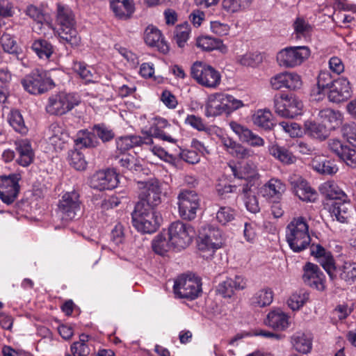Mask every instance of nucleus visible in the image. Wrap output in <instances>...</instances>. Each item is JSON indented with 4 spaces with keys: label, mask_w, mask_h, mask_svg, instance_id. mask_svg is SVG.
<instances>
[{
    "label": "nucleus",
    "mask_w": 356,
    "mask_h": 356,
    "mask_svg": "<svg viewBox=\"0 0 356 356\" xmlns=\"http://www.w3.org/2000/svg\"><path fill=\"white\" fill-rule=\"evenodd\" d=\"M81 205L79 193L76 190L67 191L58 200L56 212L60 220L67 223L80 215Z\"/></svg>",
    "instance_id": "5"
},
{
    "label": "nucleus",
    "mask_w": 356,
    "mask_h": 356,
    "mask_svg": "<svg viewBox=\"0 0 356 356\" xmlns=\"http://www.w3.org/2000/svg\"><path fill=\"white\" fill-rule=\"evenodd\" d=\"M49 131L51 134V138L54 142H56V139H58L64 143L69 138V135L63 125L58 122H54L50 125Z\"/></svg>",
    "instance_id": "48"
},
{
    "label": "nucleus",
    "mask_w": 356,
    "mask_h": 356,
    "mask_svg": "<svg viewBox=\"0 0 356 356\" xmlns=\"http://www.w3.org/2000/svg\"><path fill=\"white\" fill-rule=\"evenodd\" d=\"M31 49L41 59L48 60L54 53V47L44 39L35 40L31 45Z\"/></svg>",
    "instance_id": "37"
},
{
    "label": "nucleus",
    "mask_w": 356,
    "mask_h": 356,
    "mask_svg": "<svg viewBox=\"0 0 356 356\" xmlns=\"http://www.w3.org/2000/svg\"><path fill=\"white\" fill-rule=\"evenodd\" d=\"M243 106L242 101L234 96L222 93H216L209 97L206 105L207 116H217L222 113H230Z\"/></svg>",
    "instance_id": "4"
},
{
    "label": "nucleus",
    "mask_w": 356,
    "mask_h": 356,
    "mask_svg": "<svg viewBox=\"0 0 356 356\" xmlns=\"http://www.w3.org/2000/svg\"><path fill=\"white\" fill-rule=\"evenodd\" d=\"M191 74L199 84L206 88H216L221 81L219 72L202 62H195L191 66Z\"/></svg>",
    "instance_id": "8"
},
{
    "label": "nucleus",
    "mask_w": 356,
    "mask_h": 356,
    "mask_svg": "<svg viewBox=\"0 0 356 356\" xmlns=\"http://www.w3.org/2000/svg\"><path fill=\"white\" fill-rule=\"evenodd\" d=\"M50 80L47 77L44 71L35 69L26 75L22 81V85L25 90L30 94L38 95L47 91Z\"/></svg>",
    "instance_id": "14"
},
{
    "label": "nucleus",
    "mask_w": 356,
    "mask_h": 356,
    "mask_svg": "<svg viewBox=\"0 0 356 356\" xmlns=\"http://www.w3.org/2000/svg\"><path fill=\"white\" fill-rule=\"evenodd\" d=\"M318 116L323 122H328L330 124H334L333 127L338 125L340 122L339 113L335 112L334 110L330 108H325L320 111Z\"/></svg>",
    "instance_id": "51"
},
{
    "label": "nucleus",
    "mask_w": 356,
    "mask_h": 356,
    "mask_svg": "<svg viewBox=\"0 0 356 356\" xmlns=\"http://www.w3.org/2000/svg\"><path fill=\"white\" fill-rule=\"evenodd\" d=\"M70 164L76 170H84L87 166V162L84 155L78 150H75L71 153Z\"/></svg>",
    "instance_id": "49"
},
{
    "label": "nucleus",
    "mask_w": 356,
    "mask_h": 356,
    "mask_svg": "<svg viewBox=\"0 0 356 356\" xmlns=\"http://www.w3.org/2000/svg\"><path fill=\"white\" fill-rule=\"evenodd\" d=\"M311 254L317 258L318 261L329 275L331 280L337 277L334 259L330 252L327 251L322 245L312 244L310 246Z\"/></svg>",
    "instance_id": "19"
},
{
    "label": "nucleus",
    "mask_w": 356,
    "mask_h": 356,
    "mask_svg": "<svg viewBox=\"0 0 356 356\" xmlns=\"http://www.w3.org/2000/svg\"><path fill=\"white\" fill-rule=\"evenodd\" d=\"M339 159L353 168H356V150L347 145Z\"/></svg>",
    "instance_id": "53"
},
{
    "label": "nucleus",
    "mask_w": 356,
    "mask_h": 356,
    "mask_svg": "<svg viewBox=\"0 0 356 356\" xmlns=\"http://www.w3.org/2000/svg\"><path fill=\"white\" fill-rule=\"evenodd\" d=\"M275 113L281 117L293 118L302 113L303 104L293 95H275L274 97Z\"/></svg>",
    "instance_id": "9"
},
{
    "label": "nucleus",
    "mask_w": 356,
    "mask_h": 356,
    "mask_svg": "<svg viewBox=\"0 0 356 356\" xmlns=\"http://www.w3.org/2000/svg\"><path fill=\"white\" fill-rule=\"evenodd\" d=\"M56 33L60 41L68 44L72 47L79 45L81 37L76 29L75 16L71 8L61 3H56Z\"/></svg>",
    "instance_id": "1"
},
{
    "label": "nucleus",
    "mask_w": 356,
    "mask_h": 356,
    "mask_svg": "<svg viewBox=\"0 0 356 356\" xmlns=\"http://www.w3.org/2000/svg\"><path fill=\"white\" fill-rule=\"evenodd\" d=\"M265 323L274 330L283 331L290 325L289 316L280 309H274L268 314Z\"/></svg>",
    "instance_id": "25"
},
{
    "label": "nucleus",
    "mask_w": 356,
    "mask_h": 356,
    "mask_svg": "<svg viewBox=\"0 0 356 356\" xmlns=\"http://www.w3.org/2000/svg\"><path fill=\"white\" fill-rule=\"evenodd\" d=\"M254 125L264 130H271L276 124L273 121V114L268 109H259L252 115Z\"/></svg>",
    "instance_id": "30"
},
{
    "label": "nucleus",
    "mask_w": 356,
    "mask_h": 356,
    "mask_svg": "<svg viewBox=\"0 0 356 356\" xmlns=\"http://www.w3.org/2000/svg\"><path fill=\"white\" fill-rule=\"evenodd\" d=\"M231 129L237 134L240 140L243 143H247L252 147H261L264 145V140L262 138L254 134L249 129L241 125L236 122L229 123Z\"/></svg>",
    "instance_id": "23"
},
{
    "label": "nucleus",
    "mask_w": 356,
    "mask_h": 356,
    "mask_svg": "<svg viewBox=\"0 0 356 356\" xmlns=\"http://www.w3.org/2000/svg\"><path fill=\"white\" fill-rule=\"evenodd\" d=\"M116 172L112 170H99L95 172L90 178V186L99 191L112 190L118 184Z\"/></svg>",
    "instance_id": "17"
},
{
    "label": "nucleus",
    "mask_w": 356,
    "mask_h": 356,
    "mask_svg": "<svg viewBox=\"0 0 356 356\" xmlns=\"http://www.w3.org/2000/svg\"><path fill=\"white\" fill-rule=\"evenodd\" d=\"M222 245V232L218 228L209 225L204 227L199 234L197 245L200 250H211L213 252Z\"/></svg>",
    "instance_id": "15"
},
{
    "label": "nucleus",
    "mask_w": 356,
    "mask_h": 356,
    "mask_svg": "<svg viewBox=\"0 0 356 356\" xmlns=\"http://www.w3.org/2000/svg\"><path fill=\"white\" fill-rule=\"evenodd\" d=\"M144 40L148 46L155 47L163 54H167L169 51V46L164 40L161 31L154 26H148L146 28Z\"/></svg>",
    "instance_id": "22"
},
{
    "label": "nucleus",
    "mask_w": 356,
    "mask_h": 356,
    "mask_svg": "<svg viewBox=\"0 0 356 356\" xmlns=\"http://www.w3.org/2000/svg\"><path fill=\"white\" fill-rule=\"evenodd\" d=\"M306 132L313 138L325 140L327 136V131L325 125L307 121L305 124Z\"/></svg>",
    "instance_id": "41"
},
{
    "label": "nucleus",
    "mask_w": 356,
    "mask_h": 356,
    "mask_svg": "<svg viewBox=\"0 0 356 356\" xmlns=\"http://www.w3.org/2000/svg\"><path fill=\"white\" fill-rule=\"evenodd\" d=\"M296 33L301 36H306L312 31V26L305 19L297 18L293 24Z\"/></svg>",
    "instance_id": "57"
},
{
    "label": "nucleus",
    "mask_w": 356,
    "mask_h": 356,
    "mask_svg": "<svg viewBox=\"0 0 356 356\" xmlns=\"http://www.w3.org/2000/svg\"><path fill=\"white\" fill-rule=\"evenodd\" d=\"M72 68L86 83H90L93 81L95 76L94 69L85 63L74 61Z\"/></svg>",
    "instance_id": "39"
},
{
    "label": "nucleus",
    "mask_w": 356,
    "mask_h": 356,
    "mask_svg": "<svg viewBox=\"0 0 356 356\" xmlns=\"http://www.w3.org/2000/svg\"><path fill=\"white\" fill-rule=\"evenodd\" d=\"M341 279L350 284L356 280V263H346L340 274Z\"/></svg>",
    "instance_id": "50"
},
{
    "label": "nucleus",
    "mask_w": 356,
    "mask_h": 356,
    "mask_svg": "<svg viewBox=\"0 0 356 356\" xmlns=\"http://www.w3.org/2000/svg\"><path fill=\"white\" fill-rule=\"evenodd\" d=\"M217 291L224 298H231L235 291L232 285V279L227 278L226 280L220 283L217 287Z\"/></svg>",
    "instance_id": "55"
},
{
    "label": "nucleus",
    "mask_w": 356,
    "mask_h": 356,
    "mask_svg": "<svg viewBox=\"0 0 356 356\" xmlns=\"http://www.w3.org/2000/svg\"><path fill=\"white\" fill-rule=\"evenodd\" d=\"M202 284L197 277H180L175 282L173 290L179 298L195 300L202 291Z\"/></svg>",
    "instance_id": "13"
},
{
    "label": "nucleus",
    "mask_w": 356,
    "mask_h": 356,
    "mask_svg": "<svg viewBox=\"0 0 356 356\" xmlns=\"http://www.w3.org/2000/svg\"><path fill=\"white\" fill-rule=\"evenodd\" d=\"M141 184L143 186L139 193V201L136 204H141L143 207L155 209L161 202V188L159 181L155 178H152Z\"/></svg>",
    "instance_id": "12"
},
{
    "label": "nucleus",
    "mask_w": 356,
    "mask_h": 356,
    "mask_svg": "<svg viewBox=\"0 0 356 356\" xmlns=\"http://www.w3.org/2000/svg\"><path fill=\"white\" fill-rule=\"evenodd\" d=\"M302 86L300 76L292 72H286V88L289 90L299 89Z\"/></svg>",
    "instance_id": "59"
},
{
    "label": "nucleus",
    "mask_w": 356,
    "mask_h": 356,
    "mask_svg": "<svg viewBox=\"0 0 356 356\" xmlns=\"http://www.w3.org/2000/svg\"><path fill=\"white\" fill-rule=\"evenodd\" d=\"M334 82V80L328 72L323 71L318 74L317 84L321 88L330 90Z\"/></svg>",
    "instance_id": "61"
},
{
    "label": "nucleus",
    "mask_w": 356,
    "mask_h": 356,
    "mask_svg": "<svg viewBox=\"0 0 356 356\" xmlns=\"http://www.w3.org/2000/svg\"><path fill=\"white\" fill-rule=\"evenodd\" d=\"M178 206L180 216L184 220H192L196 217L200 205L199 195L192 190L183 189L178 195Z\"/></svg>",
    "instance_id": "11"
},
{
    "label": "nucleus",
    "mask_w": 356,
    "mask_h": 356,
    "mask_svg": "<svg viewBox=\"0 0 356 356\" xmlns=\"http://www.w3.org/2000/svg\"><path fill=\"white\" fill-rule=\"evenodd\" d=\"M273 300V291L270 288H264L256 291L250 299V304L253 307H266Z\"/></svg>",
    "instance_id": "29"
},
{
    "label": "nucleus",
    "mask_w": 356,
    "mask_h": 356,
    "mask_svg": "<svg viewBox=\"0 0 356 356\" xmlns=\"http://www.w3.org/2000/svg\"><path fill=\"white\" fill-rule=\"evenodd\" d=\"M111 240L115 244L119 245L124 240V227L121 223L115 225L111 233Z\"/></svg>",
    "instance_id": "62"
},
{
    "label": "nucleus",
    "mask_w": 356,
    "mask_h": 356,
    "mask_svg": "<svg viewBox=\"0 0 356 356\" xmlns=\"http://www.w3.org/2000/svg\"><path fill=\"white\" fill-rule=\"evenodd\" d=\"M286 240L295 252L307 249L311 243L309 225L303 217L294 218L286 226Z\"/></svg>",
    "instance_id": "2"
},
{
    "label": "nucleus",
    "mask_w": 356,
    "mask_h": 356,
    "mask_svg": "<svg viewBox=\"0 0 356 356\" xmlns=\"http://www.w3.org/2000/svg\"><path fill=\"white\" fill-rule=\"evenodd\" d=\"M352 205L348 197L345 200L333 201L329 208V211L332 218L342 223L347 222L350 218Z\"/></svg>",
    "instance_id": "24"
},
{
    "label": "nucleus",
    "mask_w": 356,
    "mask_h": 356,
    "mask_svg": "<svg viewBox=\"0 0 356 356\" xmlns=\"http://www.w3.org/2000/svg\"><path fill=\"white\" fill-rule=\"evenodd\" d=\"M309 55L310 50L306 46L289 47L278 52L277 60L281 67L292 68L301 65Z\"/></svg>",
    "instance_id": "10"
},
{
    "label": "nucleus",
    "mask_w": 356,
    "mask_h": 356,
    "mask_svg": "<svg viewBox=\"0 0 356 356\" xmlns=\"http://www.w3.org/2000/svg\"><path fill=\"white\" fill-rule=\"evenodd\" d=\"M291 343L298 352L306 354L312 349V338L309 334L299 331L291 336Z\"/></svg>",
    "instance_id": "27"
},
{
    "label": "nucleus",
    "mask_w": 356,
    "mask_h": 356,
    "mask_svg": "<svg viewBox=\"0 0 356 356\" xmlns=\"http://www.w3.org/2000/svg\"><path fill=\"white\" fill-rule=\"evenodd\" d=\"M289 181L293 192L300 200L310 202L316 201L318 194L306 180L299 176H293L289 178Z\"/></svg>",
    "instance_id": "20"
},
{
    "label": "nucleus",
    "mask_w": 356,
    "mask_h": 356,
    "mask_svg": "<svg viewBox=\"0 0 356 356\" xmlns=\"http://www.w3.org/2000/svg\"><path fill=\"white\" fill-rule=\"evenodd\" d=\"M110 7L115 16L120 19H128L134 13V8L129 0H111Z\"/></svg>",
    "instance_id": "32"
},
{
    "label": "nucleus",
    "mask_w": 356,
    "mask_h": 356,
    "mask_svg": "<svg viewBox=\"0 0 356 356\" xmlns=\"http://www.w3.org/2000/svg\"><path fill=\"white\" fill-rule=\"evenodd\" d=\"M115 159L120 166L126 170L133 172H139L142 170L140 161L130 154H120V156H117Z\"/></svg>",
    "instance_id": "38"
},
{
    "label": "nucleus",
    "mask_w": 356,
    "mask_h": 356,
    "mask_svg": "<svg viewBox=\"0 0 356 356\" xmlns=\"http://www.w3.org/2000/svg\"><path fill=\"white\" fill-rule=\"evenodd\" d=\"M167 234L173 248L180 250L191 243L194 229L189 224L178 220L170 225Z\"/></svg>",
    "instance_id": "7"
},
{
    "label": "nucleus",
    "mask_w": 356,
    "mask_h": 356,
    "mask_svg": "<svg viewBox=\"0 0 356 356\" xmlns=\"http://www.w3.org/2000/svg\"><path fill=\"white\" fill-rule=\"evenodd\" d=\"M266 187L272 196L275 195L277 197L281 196L286 190L285 185L280 179H270Z\"/></svg>",
    "instance_id": "52"
},
{
    "label": "nucleus",
    "mask_w": 356,
    "mask_h": 356,
    "mask_svg": "<svg viewBox=\"0 0 356 356\" xmlns=\"http://www.w3.org/2000/svg\"><path fill=\"white\" fill-rule=\"evenodd\" d=\"M233 175L239 179H254L257 177L256 165L253 163L247 162L240 167L231 165Z\"/></svg>",
    "instance_id": "35"
},
{
    "label": "nucleus",
    "mask_w": 356,
    "mask_h": 356,
    "mask_svg": "<svg viewBox=\"0 0 356 356\" xmlns=\"http://www.w3.org/2000/svg\"><path fill=\"white\" fill-rule=\"evenodd\" d=\"M74 142L75 146L79 149L95 147L98 143L94 134L87 129L79 131L75 136Z\"/></svg>",
    "instance_id": "34"
},
{
    "label": "nucleus",
    "mask_w": 356,
    "mask_h": 356,
    "mask_svg": "<svg viewBox=\"0 0 356 356\" xmlns=\"http://www.w3.org/2000/svg\"><path fill=\"white\" fill-rule=\"evenodd\" d=\"M269 154L275 159L284 165L294 163L296 157L286 147L280 146L277 144L271 145L268 147Z\"/></svg>",
    "instance_id": "31"
},
{
    "label": "nucleus",
    "mask_w": 356,
    "mask_h": 356,
    "mask_svg": "<svg viewBox=\"0 0 356 356\" xmlns=\"http://www.w3.org/2000/svg\"><path fill=\"white\" fill-rule=\"evenodd\" d=\"M321 193L326 198L337 201L347 198L346 194L332 181H327L319 186Z\"/></svg>",
    "instance_id": "33"
},
{
    "label": "nucleus",
    "mask_w": 356,
    "mask_h": 356,
    "mask_svg": "<svg viewBox=\"0 0 356 356\" xmlns=\"http://www.w3.org/2000/svg\"><path fill=\"white\" fill-rule=\"evenodd\" d=\"M234 211L230 207H220L216 213L217 220L222 225H225L234 218Z\"/></svg>",
    "instance_id": "54"
},
{
    "label": "nucleus",
    "mask_w": 356,
    "mask_h": 356,
    "mask_svg": "<svg viewBox=\"0 0 356 356\" xmlns=\"http://www.w3.org/2000/svg\"><path fill=\"white\" fill-rule=\"evenodd\" d=\"M352 90L349 81L344 77L334 80L328 91V99L334 103L346 101L351 97Z\"/></svg>",
    "instance_id": "21"
},
{
    "label": "nucleus",
    "mask_w": 356,
    "mask_h": 356,
    "mask_svg": "<svg viewBox=\"0 0 356 356\" xmlns=\"http://www.w3.org/2000/svg\"><path fill=\"white\" fill-rule=\"evenodd\" d=\"M341 133L343 138L356 147V124H344L341 129Z\"/></svg>",
    "instance_id": "56"
},
{
    "label": "nucleus",
    "mask_w": 356,
    "mask_h": 356,
    "mask_svg": "<svg viewBox=\"0 0 356 356\" xmlns=\"http://www.w3.org/2000/svg\"><path fill=\"white\" fill-rule=\"evenodd\" d=\"M172 245L167 233L158 234L152 241V249L158 254L163 255L168 252Z\"/></svg>",
    "instance_id": "40"
},
{
    "label": "nucleus",
    "mask_w": 356,
    "mask_h": 356,
    "mask_svg": "<svg viewBox=\"0 0 356 356\" xmlns=\"http://www.w3.org/2000/svg\"><path fill=\"white\" fill-rule=\"evenodd\" d=\"M185 123L200 131H205L207 129V124L204 122L203 120L195 115H188L185 119Z\"/></svg>",
    "instance_id": "63"
},
{
    "label": "nucleus",
    "mask_w": 356,
    "mask_h": 356,
    "mask_svg": "<svg viewBox=\"0 0 356 356\" xmlns=\"http://www.w3.org/2000/svg\"><path fill=\"white\" fill-rule=\"evenodd\" d=\"M309 296V293L303 291L294 293L287 300L288 306L293 311L298 310L307 302Z\"/></svg>",
    "instance_id": "46"
},
{
    "label": "nucleus",
    "mask_w": 356,
    "mask_h": 356,
    "mask_svg": "<svg viewBox=\"0 0 356 356\" xmlns=\"http://www.w3.org/2000/svg\"><path fill=\"white\" fill-rule=\"evenodd\" d=\"M312 166L320 174L333 175L338 171V167L333 161L321 156H315L312 161Z\"/></svg>",
    "instance_id": "28"
},
{
    "label": "nucleus",
    "mask_w": 356,
    "mask_h": 356,
    "mask_svg": "<svg viewBox=\"0 0 356 356\" xmlns=\"http://www.w3.org/2000/svg\"><path fill=\"white\" fill-rule=\"evenodd\" d=\"M163 104L170 109H174L178 104L177 97L168 90H164L160 97Z\"/></svg>",
    "instance_id": "60"
},
{
    "label": "nucleus",
    "mask_w": 356,
    "mask_h": 356,
    "mask_svg": "<svg viewBox=\"0 0 356 356\" xmlns=\"http://www.w3.org/2000/svg\"><path fill=\"white\" fill-rule=\"evenodd\" d=\"M191 29L187 23L176 26L174 31V40L179 47L183 48L189 39Z\"/></svg>",
    "instance_id": "42"
},
{
    "label": "nucleus",
    "mask_w": 356,
    "mask_h": 356,
    "mask_svg": "<svg viewBox=\"0 0 356 356\" xmlns=\"http://www.w3.org/2000/svg\"><path fill=\"white\" fill-rule=\"evenodd\" d=\"M277 127V129L289 134L291 137H297L301 132L298 124L295 122H281Z\"/></svg>",
    "instance_id": "58"
},
{
    "label": "nucleus",
    "mask_w": 356,
    "mask_h": 356,
    "mask_svg": "<svg viewBox=\"0 0 356 356\" xmlns=\"http://www.w3.org/2000/svg\"><path fill=\"white\" fill-rule=\"evenodd\" d=\"M304 283L318 291L325 289V277L318 265L307 262L303 266Z\"/></svg>",
    "instance_id": "18"
},
{
    "label": "nucleus",
    "mask_w": 356,
    "mask_h": 356,
    "mask_svg": "<svg viewBox=\"0 0 356 356\" xmlns=\"http://www.w3.org/2000/svg\"><path fill=\"white\" fill-rule=\"evenodd\" d=\"M20 176L11 174L0 177V199L6 204H12L17 197L19 192V181Z\"/></svg>",
    "instance_id": "16"
},
{
    "label": "nucleus",
    "mask_w": 356,
    "mask_h": 356,
    "mask_svg": "<svg viewBox=\"0 0 356 356\" xmlns=\"http://www.w3.org/2000/svg\"><path fill=\"white\" fill-rule=\"evenodd\" d=\"M70 350L73 356H87L90 353L88 346L82 342H74Z\"/></svg>",
    "instance_id": "64"
},
{
    "label": "nucleus",
    "mask_w": 356,
    "mask_h": 356,
    "mask_svg": "<svg viewBox=\"0 0 356 356\" xmlns=\"http://www.w3.org/2000/svg\"><path fill=\"white\" fill-rule=\"evenodd\" d=\"M252 0H223L222 6L228 13H235L248 8Z\"/></svg>",
    "instance_id": "45"
},
{
    "label": "nucleus",
    "mask_w": 356,
    "mask_h": 356,
    "mask_svg": "<svg viewBox=\"0 0 356 356\" xmlns=\"http://www.w3.org/2000/svg\"><path fill=\"white\" fill-rule=\"evenodd\" d=\"M15 149L19 154L17 163L24 167L29 166L34 159V152L31 143L26 140H19L15 142Z\"/></svg>",
    "instance_id": "26"
},
{
    "label": "nucleus",
    "mask_w": 356,
    "mask_h": 356,
    "mask_svg": "<svg viewBox=\"0 0 356 356\" xmlns=\"http://www.w3.org/2000/svg\"><path fill=\"white\" fill-rule=\"evenodd\" d=\"M117 152L120 154L125 152L134 147L140 146L141 137L136 135H128L116 138Z\"/></svg>",
    "instance_id": "36"
},
{
    "label": "nucleus",
    "mask_w": 356,
    "mask_h": 356,
    "mask_svg": "<svg viewBox=\"0 0 356 356\" xmlns=\"http://www.w3.org/2000/svg\"><path fill=\"white\" fill-rule=\"evenodd\" d=\"M92 133L97 136L103 143L108 142L113 139L115 134L112 129L104 124H95L92 127Z\"/></svg>",
    "instance_id": "47"
},
{
    "label": "nucleus",
    "mask_w": 356,
    "mask_h": 356,
    "mask_svg": "<svg viewBox=\"0 0 356 356\" xmlns=\"http://www.w3.org/2000/svg\"><path fill=\"white\" fill-rule=\"evenodd\" d=\"M79 103L80 99L77 95L59 92L49 97L46 111L50 115H62L72 110Z\"/></svg>",
    "instance_id": "6"
},
{
    "label": "nucleus",
    "mask_w": 356,
    "mask_h": 356,
    "mask_svg": "<svg viewBox=\"0 0 356 356\" xmlns=\"http://www.w3.org/2000/svg\"><path fill=\"white\" fill-rule=\"evenodd\" d=\"M196 44L204 51H211L220 49L222 46V42L210 36H201L197 39Z\"/></svg>",
    "instance_id": "44"
},
{
    "label": "nucleus",
    "mask_w": 356,
    "mask_h": 356,
    "mask_svg": "<svg viewBox=\"0 0 356 356\" xmlns=\"http://www.w3.org/2000/svg\"><path fill=\"white\" fill-rule=\"evenodd\" d=\"M10 125L17 131L22 134H25L28 131L27 127L25 126L24 119L22 114L18 110L11 111L8 117Z\"/></svg>",
    "instance_id": "43"
},
{
    "label": "nucleus",
    "mask_w": 356,
    "mask_h": 356,
    "mask_svg": "<svg viewBox=\"0 0 356 356\" xmlns=\"http://www.w3.org/2000/svg\"><path fill=\"white\" fill-rule=\"evenodd\" d=\"M131 217L133 226L143 234L155 232L160 225L161 217L151 207L136 204Z\"/></svg>",
    "instance_id": "3"
}]
</instances>
